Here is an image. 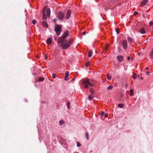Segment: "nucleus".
I'll list each match as a JSON object with an SVG mask.
<instances>
[{
	"label": "nucleus",
	"mask_w": 153,
	"mask_h": 153,
	"mask_svg": "<svg viewBox=\"0 0 153 153\" xmlns=\"http://www.w3.org/2000/svg\"><path fill=\"white\" fill-rule=\"evenodd\" d=\"M67 42V40H65L61 45L63 50L67 49L72 44L73 40L72 39H70L67 43H66Z\"/></svg>",
	"instance_id": "f257e3e1"
},
{
	"label": "nucleus",
	"mask_w": 153,
	"mask_h": 153,
	"mask_svg": "<svg viewBox=\"0 0 153 153\" xmlns=\"http://www.w3.org/2000/svg\"><path fill=\"white\" fill-rule=\"evenodd\" d=\"M62 26L61 25H56L54 27V31L57 36H59L62 32Z\"/></svg>",
	"instance_id": "f03ea898"
},
{
	"label": "nucleus",
	"mask_w": 153,
	"mask_h": 153,
	"mask_svg": "<svg viewBox=\"0 0 153 153\" xmlns=\"http://www.w3.org/2000/svg\"><path fill=\"white\" fill-rule=\"evenodd\" d=\"M122 47L124 49H127L128 46V43L127 40H124L122 42Z\"/></svg>",
	"instance_id": "7ed1b4c3"
},
{
	"label": "nucleus",
	"mask_w": 153,
	"mask_h": 153,
	"mask_svg": "<svg viewBox=\"0 0 153 153\" xmlns=\"http://www.w3.org/2000/svg\"><path fill=\"white\" fill-rule=\"evenodd\" d=\"M46 7H45L42 10V18L45 20L47 19V18L46 15Z\"/></svg>",
	"instance_id": "20e7f679"
},
{
	"label": "nucleus",
	"mask_w": 153,
	"mask_h": 153,
	"mask_svg": "<svg viewBox=\"0 0 153 153\" xmlns=\"http://www.w3.org/2000/svg\"><path fill=\"white\" fill-rule=\"evenodd\" d=\"M71 11L70 10H68L67 14L66 15V16L65 17V18L66 19H69L71 16Z\"/></svg>",
	"instance_id": "39448f33"
},
{
	"label": "nucleus",
	"mask_w": 153,
	"mask_h": 153,
	"mask_svg": "<svg viewBox=\"0 0 153 153\" xmlns=\"http://www.w3.org/2000/svg\"><path fill=\"white\" fill-rule=\"evenodd\" d=\"M58 17L60 20H62L64 18V14L60 12L58 13Z\"/></svg>",
	"instance_id": "423d86ee"
},
{
	"label": "nucleus",
	"mask_w": 153,
	"mask_h": 153,
	"mask_svg": "<svg viewBox=\"0 0 153 153\" xmlns=\"http://www.w3.org/2000/svg\"><path fill=\"white\" fill-rule=\"evenodd\" d=\"M82 84H88L89 82V79H88L87 78L85 79H84L82 80Z\"/></svg>",
	"instance_id": "0eeeda50"
},
{
	"label": "nucleus",
	"mask_w": 153,
	"mask_h": 153,
	"mask_svg": "<svg viewBox=\"0 0 153 153\" xmlns=\"http://www.w3.org/2000/svg\"><path fill=\"white\" fill-rule=\"evenodd\" d=\"M65 39V38L62 36L59 37L58 40V43H60L62 42H64V40Z\"/></svg>",
	"instance_id": "6e6552de"
},
{
	"label": "nucleus",
	"mask_w": 153,
	"mask_h": 153,
	"mask_svg": "<svg viewBox=\"0 0 153 153\" xmlns=\"http://www.w3.org/2000/svg\"><path fill=\"white\" fill-rule=\"evenodd\" d=\"M68 34L69 31L68 30H67L65 32L62 36L65 38L68 36Z\"/></svg>",
	"instance_id": "1a4fd4ad"
},
{
	"label": "nucleus",
	"mask_w": 153,
	"mask_h": 153,
	"mask_svg": "<svg viewBox=\"0 0 153 153\" xmlns=\"http://www.w3.org/2000/svg\"><path fill=\"white\" fill-rule=\"evenodd\" d=\"M117 59L118 61L120 62L123 60V57L122 56H118L117 57Z\"/></svg>",
	"instance_id": "9d476101"
},
{
	"label": "nucleus",
	"mask_w": 153,
	"mask_h": 153,
	"mask_svg": "<svg viewBox=\"0 0 153 153\" xmlns=\"http://www.w3.org/2000/svg\"><path fill=\"white\" fill-rule=\"evenodd\" d=\"M47 10V16L48 17H49L51 13V10L49 8H48L47 9H46V10Z\"/></svg>",
	"instance_id": "9b49d317"
},
{
	"label": "nucleus",
	"mask_w": 153,
	"mask_h": 153,
	"mask_svg": "<svg viewBox=\"0 0 153 153\" xmlns=\"http://www.w3.org/2000/svg\"><path fill=\"white\" fill-rule=\"evenodd\" d=\"M148 1L147 0H143L141 3V6L143 7V6L145 5L146 3Z\"/></svg>",
	"instance_id": "f8f14e48"
},
{
	"label": "nucleus",
	"mask_w": 153,
	"mask_h": 153,
	"mask_svg": "<svg viewBox=\"0 0 153 153\" xmlns=\"http://www.w3.org/2000/svg\"><path fill=\"white\" fill-rule=\"evenodd\" d=\"M140 32L142 34H145L146 33V31L144 27H142L140 29Z\"/></svg>",
	"instance_id": "ddd939ff"
},
{
	"label": "nucleus",
	"mask_w": 153,
	"mask_h": 153,
	"mask_svg": "<svg viewBox=\"0 0 153 153\" xmlns=\"http://www.w3.org/2000/svg\"><path fill=\"white\" fill-rule=\"evenodd\" d=\"M52 39L51 38L48 39H47L46 42L48 45H51L52 43Z\"/></svg>",
	"instance_id": "4468645a"
},
{
	"label": "nucleus",
	"mask_w": 153,
	"mask_h": 153,
	"mask_svg": "<svg viewBox=\"0 0 153 153\" xmlns=\"http://www.w3.org/2000/svg\"><path fill=\"white\" fill-rule=\"evenodd\" d=\"M69 73L68 72H66L65 73V80H68L67 78L68 77Z\"/></svg>",
	"instance_id": "2eb2a0df"
},
{
	"label": "nucleus",
	"mask_w": 153,
	"mask_h": 153,
	"mask_svg": "<svg viewBox=\"0 0 153 153\" xmlns=\"http://www.w3.org/2000/svg\"><path fill=\"white\" fill-rule=\"evenodd\" d=\"M127 39L128 42L130 43H131L133 42V39L130 37H128Z\"/></svg>",
	"instance_id": "dca6fc26"
},
{
	"label": "nucleus",
	"mask_w": 153,
	"mask_h": 153,
	"mask_svg": "<svg viewBox=\"0 0 153 153\" xmlns=\"http://www.w3.org/2000/svg\"><path fill=\"white\" fill-rule=\"evenodd\" d=\"M42 25L45 27H48V25L47 22L45 21H43L42 23Z\"/></svg>",
	"instance_id": "f3484780"
},
{
	"label": "nucleus",
	"mask_w": 153,
	"mask_h": 153,
	"mask_svg": "<svg viewBox=\"0 0 153 153\" xmlns=\"http://www.w3.org/2000/svg\"><path fill=\"white\" fill-rule=\"evenodd\" d=\"M134 92L133 91L132 89H131L130 91L129 95L130 96H132L133 95Z\"/></svg>",
	"instance_id": "a211bd4d"
},
{
	"label": "nucleus",
	"mask_w": 153,
	"mask_h": 153,
	"mask_svg": "<svg viewBox=\"0 0 153 153\" xmlns=\"http://www.w3.org/2000/svg\"><path fill=\"white\" fill-rule=\"evenodd\" d=\"M92 51L90 50L88 52V56L89 57H90L92 56Z\"/></svg>",
	"instance_id": "6ab92c4d"
},
{
	"label": "nucleus",
	"mask_w": 153,
	"mask_h": 153,
	"mask_svg": "<svg viewBox=\"0 0 153 153\" xmlns=\"http://www.w3.org/2000/svg\"><path fill=\"white\" fill-rule=\"evenodd\" d=\"M59 122L60 123V125L61 126L64 123L65 121L64 120H62L59 121Z\"/></svg>",
	"instance_id": "aec40b11"
},
{
	"label": "nucleus",
	"mask_w": 153,
	"mask_h": 153,
	"mask_svg": "<svg viewBox=\"0 0 153 153\" xmlns=\"http://www.w3.org/2000/svg\"><path fill=\"white\" fill-rule=\"evenodd\" d=\"M85 137H86L87 140H89V134H88V133H87V132L85 134Z\"/></svg>",
	"instance_id": "412c9836"
},
{
	"label": "nucleus",
	"mask_w": 153,
	"mask_h": 153,
	"mask_svg": "<svg viewBox=\"0 0 153 153\" xmlns=\"http://www.w3.org/2000/svg\"><path fill=\"white\" fill-rule=\"evenodd\" d=\"M113 88V86L112 85H110L107 88V89L108 90H111Z\"/></svg>",
	"instance_id": "4be33fe9"
},
{
	"label": "nucleus",
	"mask_w": 153,
	"mask_h": 153,
	"mask_svg": "<svg viewBox=\"0 0 153 153\" xmlns=\"http://www.w3.org/2000/svg\"><path fill=\"white\" fill-rule=\"evenodd\" d=\"M118 107L120 108H122L123 106V104H119L118 105Z\"/></svg>",
	"instance_id": "5701e85b"
},
{
	"label": "nucleus",
	"mask_w": 153,
	"mask_h": 153,
	"mask_svg": "<svg viewBox=\"0 0 153 153\" xmlns=\"http://www.w3.org/2000/svg\"><path fill=\"white\" fill-rule=\"evenodd\" d=\"M44 80V78L40 77L39 78V82L42 81Z\"/></svg>",
	"instance_id": "b1692460"
},
{
	"label": "nucleus",
	"mask_w": 153,
	"mask_h": 153,
	"mask_svg": "<svg viewBox=\"0 0 153 153\" xmlns=\"http://www.w3.org/2000/svg\"><path fill=\"white\" fill-rule=\"evenodd\" d=\"M93 97L91 95H89L88 97V99L89 100H91L93 99Z\"/></svg>",
	"instance_id": "393cba45"
},
{
	"label": "nucleus",
	"mask_w": 153,
	"mask_h": 153,
	"mask_svg": "<svg viewBox=\"0 0 153 153\" xmlns=\"http://www.w3.org/2000/svg\"><path fill=\"white\" fill-rule=\"evenodd\" d=\"M71 105V103L70 102H68L67 104V107L68 109H70V106Z\"/></svg>",
	"instance_id": "a878e982"
},
{
	"label": "nucleus",
	"mask_w": 153,
	"mask_h": 153,
	"mask_svg": "<svg viewBox=\"0 0 153 153\" xmlns=\"http://www.w3.org/2000/svg\"><path fill=\"white\" fill-rule=\"evenodd\" d=\"M107 78L109 80H110L111 79V76H109V75L108 74H107Z\"/></svg>",
	"instance_id": "bb28decb"
},
{
	"label": "nucleus",
	"mask_w": 153,
	"mask_h": 153,
	"mask_svg": "<svg viewBox=\"0 0 153 153\" xmlns=\"http://www.w3.org/2000/svg\"><path fill=\"white\" fill-rule=\"evenodd\" d=\"M115 30L117 34H119L120 33V30L119 28H117Z\"/></svg>",
	"instance_id": "cd10ccee"
},
{
	"label": "nucleus",
	"mask_w": 153,
	"mask_h": 153,
	"mask_svg": "<svg viewBox=\"0 0 153 153\" xmlns=\"http://www.w3.org/2000/svg\"><path fill=\"white\" fill-rule=\"evenodd\" d=\"M90 91L92 94H94V91L91 88L90 89Z\"/></svg>",
	"instance_id": "c85d7f7f"
},
{
	"label": "nucleus",
	"mask_w": 153,
	"mask_h": 153,
	"mask_svg": "<svg viewBox=\"0 0 153 153\" xmlns=\"http://www.w3.org/2000/svg\"><path fill=\"white\" fill-rule=\"evenodd\" d=\"M89 84H85V88H86V89H88V88H89Z\"/></svg>",
	"instance_id": "c756f323"
},
{
	"label": "nucleus",
	"mask_w": 153,
	"mask_h": 153,
	"mask_svg": "<svg viewBox=\"0 0 153 153\" xmlns=\"http://www.w3.org/2000/svg\"><path fill=\"white\" fill-rule=\"evenodd\" d=\"M36 23V21L35 20H33L32 21V23L33 25H35Z\"/></svg>",
	"instance_id": "7c9ffc66"
},
{
	"label": "nucleus",
	"mask_w": 153,
	"mask_h": 153,
	"mask_svg": "<svg viewBox=\"0 0 153 153\" xmlns=\"http://www.w3.org/2000/svg\"><path fill=\"white\" fill-rule=\"evenodd\" d=\"M77 147H79L81 146V144L79 142H77Z\"/></svg>",
	"instance_id": "2f4dec72"
},
{
	"label": "nucleus",
	"mask_w": 153,
	"mask_h": 153,
	"mask_svg": "<svg viewBox=\"0 0 153 153\" xmlns=\"http://www.w3.org/2000/svg\"><path fill=\"white\" fill-rule=\"evenodd\" d=\"M133 78L134 79H135L136 78H137V74H134L133 76Z\"/></svg>",
	"instance_id": "473e14b6"
},
{
	"label": "nucleus",
	"mask_w": 153,
	"mask_h": 153,
	"mask_svg": "<svg viewBox=\"0 0 153 153\" xmlns=\"http://www.w3.org/2000/svg\"><path fill=\"white\" fill-rule=\"evenodd\" d=\"M138 13L137 12L135 11L134 12V16H136V15L138 14Z\"/></svg>",
	"instance_id": "72a5a7b5"
},
{
	"label": "nucleus",
	"mask_w": 153,
	"mask_h": 153,
	"mask_svg": "<svg viewBox=\"0 0 153 153\" xmlns=\"http://www.w3.org/2000/svg\"><path fill=\"white\" fill-rule=\"evenodd\" d=\"M52 77L53 79H55L56 77V74H53L52 75Z\"/></svg>",
	"instance_id": "f704fd0d"
},
{
	"label": "nucleus",
	"mask_w": 153,
	"mask_h": 153,
	"mask_svg": "<svg viewBox=\"0 0 153 153\" xmlns=\"http://www.w3.org/2000/svg\"><path fill=\"white\" fill-rule=\"evenodd\" d=\"M153 23L152 22L150 21L149 22V25L150 26H151L152 25Z\"/></svg>",
	"instance_id": "c9c22d12"
},
{
	"label": "nucleus",
	"mask_w": 153,
	"mask_h": 153,
	"mask_svg": "<svg viewBox=\"0 0 153 153\" xmlns=\"http://www.w3.org/2000/svg\"><path fill=\"white\" fill-rule=\"evenodd\" d=\"M104 114H105V112H104L103 111H102L101 112V115L102 116H103L104 115Z\"/></svg>",
	"instance_id": "e433bc0d"
},
{
	"label": "nucleus",
	"mask_w": 153,
	"mask_h": 153,
	"mask_svg": "<svg viewBox=\"0 0 153 153\" xmlns=\"http://www.w3.org/2000/svg\"><path fill=\"white\" fill-rule=\"evenodd\" d=\"M89 62H86V64H85V66L86 67H88V66H89Z\"/></svg>",
	"instance_id": "4c0bfd02"
},
{
	"label": "nucleus",
	"mask_w": 153,
	"mask_h": 153,
	"mask_svg": "<svg viewBox=\"0 0 153 153\" xmlns=\"http://www.w3.org/2000/svg\"><path fill=\"white\" fill-rule=\"evenodd\" d=\"M89 85L91 86H94V85L92 84H91V83L90 82H89V83H88Z\"/></svg>",
	"instance_id": "58836bf2"
},
{
	"label": "nucleus",
	"mask_w": 153,
	"mask_h": 153,
	"mask_svg": "<svg viewBox=\"0 0 153 153\" xmlns=\"http://www.w3.org/2000/svg\"><path fill=\"white\" fill-rule=\"evenodd\" d=\"M108 114H105L104 115L105 117H107L108 116Z\"/></svg>",
	"instance_id": "ea45409f"
},
{
	"label": "nucleus",
	"mask_w": 153,
	"mask_h": 153,
	"mask_svg": "<svg viewBox=\"0 0 153 153\" xmlns=\"http://www.w3.org/2000/svg\"><path fill=\"white\" fill-rule=\"evenodd\" d=\"M153 55V50H152V52H151V53L150 54V55L151 56H152Z\"/></svg>",
	"instance_id": "a19ab883"
},
{
	"label": "nucleus",
	"mask_w": 153,
	"mask_h": 153,
	"mask_svg": "<svg viewBox=\"0 0 153 153\" xmlns=\"http://www.w3.org/2000/svg\"><path fill=\"white\" fill-rule=\"evenodd\" d=\"M146 74L147 75H148L149 74V72H148V71H146Z\"/></svg>",
	"instance_id": "79ce46f5"
},
{
	"label": "nucleus",
	"mask_w": 153,
	"mask_h": 153,
	"mask_svg": "<svg viewBox=\"0 0 153 153\" xmlns=\"http://www.w3.org/2000/svg\"><path fill=\"white\" fill-rule=\"evenodd\" d=\"M86 32L85 31L83 32L82 33V34L83 35H85L86 34Z\"/></svg>",
	"instance_id": "37998d69"
},
{
	"label": "nucleus",
	"mask_w": 153,
	"mask_h": 153,
	"mask_svg": "<svg viewBox=\"0 0 153 153\" xmlns=\"http://www.w3.org/2000/svg\"><path fill=\"white\" fill-rule=\"evenodd\" d=\"M127 59L128 60H130V57L128 56L127 58Z\"/></svg>",
	"instance_id": "c03bdc74"
},
{
	"label": "nucleus",
	"mask_w": 153,
	"mask_h": 153,
	"mask_svg": "<svg viewBox=\"0 0 153 153\" xmlns=\"http://www.w3.org/2000/svg\"><path fill=\"white\" fill-rule=\"evenodd\" d=\"M108 48V47H105V51H107V50Z\"/></svg>",
	"instance_id": "a18cd8bd"
},
{
	"label": "nucleus",
	"mask_w": 153,
	"mask_h": 153,
	"mask_svg": "<svg viewBox=\"0 0 153 153\" xmlns=\"http://www.w3.org/2000/svg\"><path fill=\"white\" fill-rule=\"evenodd\" d=\"M142 16H143V17H144V18H145V14H143L142 15Z\"/></svg>",
	"instance_id": "49530a36"
},
{
	"label": "nucleus",
	"mask_w": 153,
	"mask_h": 153,
	"mask_svg": "<svg viewBox=\"0 0 153 153\" xmlns=\"http://www.w3.org/2000/svg\"><path fill=\"white\" fill-rule=\"evenodd\" d=\"M149 69V68L148 67H146V70H148Z\"/></svg>",
	"instance_id": "de8ad7c7"
},
{
	"label": "nucleus",
	"mask_w": 153,
	"mask_h": 153,
	"mask_svg": "<svg viewBox=\"0 0 153 153\" xmlns=\"http://www.w3.org/2000/svg\"><path fill=\"white\" fill-rule=\"evenodd\" d=\"M109 46V45L108 44H107L106 46V47H108Z\"/></svg>",
	"instance_id": "09e8293b"
},
{
	"label": "nucleus",
	"mask_w": 153,
	"mask_h": 153,
	"mask_svg": "<svg viewBox=\"0 0 153 153\" xmlns=\"http://www.w3.org/2000/svg\"><path fill=\"white\" fill-rule=\"evenodd\" d=\"M140 78H141V79H142V80H143V77H140Z\"/></svg>",
	"instance_id": "8fccbe9b"
},
{
	"label": "nucleus",
	"mask_w": 153,
	"mask_h": 153,
	"mask_svg": "<svg viewBox=\"0 0 153 153\" xmlns=\"http://www.w3.org/2000/svg\"><path fill=\"white\" fill-rule=\"evenodd\" d=\"M45 59H47V56H45Z\"/></svg>",
	"instance_id": "3c124183"
},
{
	"label": "nucleus",
	"mask_w": 153,
	"mask_h": 153,
	"mask_svg": "<svg viewBox=\"0 0 153 153\" xmlns=\"http://www.w3.org/2000/svg\"><path fill=\"white\" fill-rule=\"evenodd\" d=\"M56 19H54V22L56 21Z\"/></svg>",
	"instance_id": "603ef678"
},
{
	"label": "nucleus",
	"mask_w": 153,
	"mask_h": 153,
	"mask_svg": "<svg viewBox=\"0 0 153 153\" xmlns=\"http://www.w3.org/2000/svg\"><path fill=\"white\" fill-rule=\"evenodd\" d=\"M74 80V78H73V80Z\"/></svg>",
	"instance_id": "864d4df0"
},
{
	"label": "nucleus",
	"mask_w": 153,
	"mask_h": 153,
	"mask_svg": "<svg viewBox=\"0 0 153 153\" xmlns=\"http://www.w3.org/2000/svg\"><path fill=\"white\" fill-rule=\"evenodd\" d=\"M131 59H133V58H131Z\"/></svg>",
	"instance_id": "5fc2aeb1"
},
{
	"label": "nucleus",
	"mask_w": 153,
	"mask_h": 153,
	"mask_svg": "<svg viewBox=\"0 0 153 153\" xmlns=\"http://www.w3.org/2000/svg\"><path fill=\"white\" fill-rule=\"evenodd\" d=\"M77 153H78V152H77Z\"/></svg>",
	"instance_id": "6e6d98bb"
}]
</instances>
